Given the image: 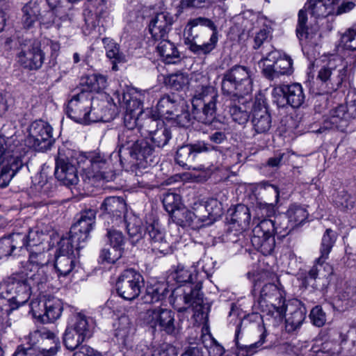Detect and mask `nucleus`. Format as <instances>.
I'll return each instance as SVG.
<instances>
[{
	"label": "nucleus",
	"mask_w": 356,
	"mask_h": 356,
	"mask_svg": "<svg viewBox=\"0 0 356 356\" xmlns=\"http://www.w3.org/2000/svg\"><path fill=\"white\" fill-rule=\"evenodd\" d=\"M143 132L147 134L154 147L162 148L166 145L171 139L172 135L170 129L161 121L154 117H146L143 122Z\"/></svg>",
	"instance_id": "dca6fc26"
},
{
	"label": "nucleus",
	"mask_w": 356,
	"mask_h": 356,
	"mask_svg": "<svg viewBox=\"0 0 356 356\" xmlns=\"http://www.w3.org/2000/svg\"><path fill=\"white\" fill-rule=\"evenodd\" d=\"M166 86L170 88L179 90L182 89L188 83V79L182 73L170 74L164 79Z\"/></svg>",
	"instance_id": "69168bd1"
},
{
	"label": "nucleus",
	"mask_w": 356,
	"mask_h": 356,
	"mask_svg": "<svg viewBox=\"0 0 356 356\" xmlns=\"http://www.w3.org/2000/svg\"><path fill=\"white\" fill-rule=\"evenodd\" d=\"M170 288L168 282L153 281L146 289L143 300L145 303L152 304L163 300L172 291L170 302L179 312H184L188 307L194 305H200L202 303L200 287L196 285L193 287L191 284L179 285L175 289Z\"/></svg>",
	"instance_id": "f257e3e1"
},
{
	"label": "nucleus",
	"mask_w": 356,
	"mask_h": 356,
	"mask_svg": "<svg viewBox=\"0 0 356 356\" xmlns=\"http://www.w3.org/2000/svg\"><path fill=\"white\" fill-rule=\"evenodd\" d=\"M22 22L24 28L29 29L38 20L40 8L37 1L31 0L22 9Z\"/></svg>",
	"instance_id": "e433bc0d"
},
{
	"label": "nucleus",
	"mask_w": 356,
	"mask_h": 356,
	"mask_svg": "<svg viewBox=\"0 0 356 356\" xmlns=\"http://www.w3.org/2000/svg\"><path fill=\"white\" fill-rule=\"evenodd\" d=\"M175 160L179 165L187 169L193 168L200 171L204 169L202 165L197 168L192 166L191 163L195 160V155L193 154L192 148L189 145L181 146L177 149Z\"/></svg>",
	"instance_id": "37998d69"
},
{
	"label": "nucleus",
	"mask_w": 356,
	"mask_h": 356,
	"mask_svg": "<svg viewBox=\"0 0 356 356\" xmlns=\"http://www.w3.org/2000/svg\"><path fill=\"white\" fill-rule=\"evenodd\" d=\"M206 216H198L191 211L185 208H179L175 211L170 218L175 223L181 227L193 225L195 220L204 221Z\"/></svg>",
	"instance_id": "4c0bfd02"
},
{
	"label": "nucleus",
	"mask_w": 356,
	"mask_h": 356,
	"mask_svg": "<svg viewBox=\"0 0 356 356\" xmlns=\"http://www.w3.org/2000/svg\"><path fill=\"white\" fill-rule=\"evenodd\" d=\"M348 66L344 59L334 56L320 68L316 80L321 82L323 92L331 93L341 86L347 78Z\"/></svg>",
	"instance_id": "6e6552de"
},
{
	"label": "nucleus",
	"mask_w": 356,
	"mask_h": 356,
	"mask_svg": "<svg viewBox=\"0 0 356 356\" xmlns=\"http://www.w3.org/2000/svg\"><path fill=\"white\" fill-rule=\"evenodd\" d=\"M245 101H243L241 105H236L235 103H231L229 105V113L232 120L239 124H245L250 118V111L247 109L245 104Z\"/></svg>",
	"instance_id": "603ef678"
},
{
	"label": "nucleus",
	"mask_w": 356,
	"mask_h": 356,
	"mask_svg": "<svg viewBox=\"0 0 356 356\" xmlns=\"http://www.w3.org/2000/svg\"><path fill=\"white\" fill-rule=\"evenodd\" d=\"M26 234L14 232L0 238V259L15 254V251H22L26 244Z\"/></svg>",
	"instance_id": "b1692460"
},
{
	"label": "nucleus",
	"mask_w": 356,
	"mask_h": 356,
	"mask_svg": "<svg viewBox=\"0 0 356 356\" xmlns=\"http://www.w3.org/2000/svg\"><path fill=\"white\" fill-rule=\"evenodd\" d=\"M102 42L106 50V55L113 64L112 70L117 71L118 70V63H124L125 56L120 51L119 45L113 40L106 38L103 39Z\"/></svg>",
	"instance_id": "f704fd0d"
},
{
	"label": "nucleus",
	"mask_w": 356,
	"mask_h": 356,
	"mask_svg": "<svg viewBox=\"0 0 356 356\" xmlns=\"http://www.w3.org/2000/svg\"><path fill=\"white\" fill-rule=\"evenodd\" d=\"M81 84L86 87L83 91L87 90L90 92H99L106 88L107 78L102 74H92L83 77Z\"/></svg>",
	"instance_id": "79ce46f5"
},
{
	"label": "nucleus",
	"mask_w": 356,
	"mask_h": 356,
	"mask_svg": "<svg viewBox=\"0 0 356 356\" xmlns=\"http://www.w3.org/2000/svg\"><path fill=\"white\" fill-rule=\"evenodd\" d=\"M44 332L42 328H38L31 332L28 337V345L26 347L37 356H44V349L42 348L44 341Z\"/></svg>",
	"instance_id": "49530a36"
},
{
	"label": "nucleus",
	"mask_w": 356,
	"mask_h": 356,
	"mask_svg": "<svg viewBox=\"0 0 356 356\" xmlns=\"http://www.w3.org/2000/svg\"><path fill=\"white\" fill-rule=\"evenodd\" d=\"M29 148L13 138L0 136V188L6 187L24 165Z\"/></svg>",
	"instance_id": "7ed1b4c3"
},
{
	"label": "nucleus",
	"mask_w": 356,
	"mask_h": 356,
	"mask_svg": "<svg viewBox=\"0 0 356 356\" xmlns=\"http://www.w3.org/2000/svg\"><path fill=\"white\" fill-rule=\"evenodd\" d=\"M100 209L106 217L112 218V222L115 225L124 222L126 203L120 197H108L102 202Z\"/></svg>",
	"instance_id": "5701e85b"
},
{
	"label": "nucleus",
	"mask_w": 356,
	"mask_h": 356,
	"mask_svg": "<svg viewBox=\"0 0 356 356\" xmlns=\"http://www.w3.org/2000/svg\"><path fill=\"white\" fill-rule=\"evenodd\" d=\"M106 237L108 238L110 245L114 250V254L112 258H108L110 261H113L115 259H119L124 251V247L126 243V239L122 233L115 229H108L106 233Z\"/></svg>",
	"instance_id": "72a5a7b5"
},
{
	"label": "nucleus",
	"mask_w": 356,
	"mask_h": 356,
	"mask_svg": "<svg viewBox=\"0 0 356 356\" xmlns=\"http://www.w3.org/2000/svg\"><path fill=\"white\" fill-rule=\"evenodd\" d=\"M84 341V339L79 337V335L76 334L75 331L67 326L65 332L63 342L65 347L69 350H73L78 348L73 356H102L100 353L87 345L80 346Z\"/></svg>",
	"instance_id": "393cba45"
},
{
	"label": "nucleus",
	"mask_w": 356,
	"mask_h": 356,
	"mask_svg": "<svg viewBox=\"0 0 356 356\" xmlns=\"http://www.w3.org/2000/svg\"><path fill=\"white\" fill-rule=\"evenodd\" d=\"M143 284L142 275L133 269L125 270L116 282L118 293L122 298L132 300L140 293Z\"/></svg>",
	"instance_id": "2eb2a0df"
},
{
	"label": "nucleus",
	"mask_w": 356,
	"mask_h": 356,
	"mask_svg": "<svg viewBox=\"0 0 356 356\" xmlns=\"http://www.w3.org/2000/svg\"><path fill=\"white\" fill-rule=\"evenodd\" d=\"M63 309V303L59 298L46 297V317L49 322H54L59 318Z\"/></svg>",
	"instance_id": "09e8293b"
},
{
	"label": "nucleus",
	"mask_w": 356,
	"mask_h": 356,
	"mask_svg": "<svg viewBox=\"0 0 356 356\" xmlns=\"http://www.w3.org/2000/svg\"><path fill=\"white\" fill-rule=\"evenodd\" d=\"M143 324L156 330L159 328L168 334L177 336L179 334L181 327L175 322V313L170 309L161 307L147 309L141 316Z\"/></svg>",
	"instance_id": "9b49d317"
},
{
	"label": "nucleus",
	"mask_w": 356,
	"mask_h": 356,
	"mask_svg": "<svg viewBox=\"0 0 356 356\" xmlns=\"http://www.w3.org/2000/svg\"><path fill=\"white\" fill-rule=\"evenodd\" d=\"M263 60L275 62L284 75H290L293 73V60L286 55L277 49H271L269 52L263 56Z\"/></svg>",
	"instance_id": "7c9ffc66"
},
{
	"label": "nucleus",
	"mask_w": 356,
	"mask_h": 356,
	"mask_svg": "<svg viewBox=\"0 0 356 356\" xmlns=\"http://www.w3.org/2000/svg\"><path fill=\"white\" fill-rule=\"evenodd\" d=\"M181 106L180 101L177 95L174 94L164 95L157 103V115L168 121L174 118L175 113L180 111Z\"/></svg>",
	"instance_id": "bb28decb"
},
{
	"label": "nucleus",
	"mask_w": 356,
	"mask_h": 356,
	"mask_svg": "<svg viewBox=\"0 0 356 356\" xmlns=\"http://www.w3.org/2000/svg\"><path fill=\"white\" fill-rule=\"evenodd\" d=\"M305 318V312L300 309H295L286 318V329L288 332H293L298 329Z\"/></svg>",
	"instance_id": "0e129e2a"
},
{
	"label": "nucleus",
	"mask_w": 356,
	"mask_h": 356,
	"mask_svg": "<svg viewBox=\"0 0 356 356\" xmlns=\"http://www.w3.org/2000/svg\"><path fill=\"white\" fill-rule=\"evenodd\" d=\"M286 104L293 108H299L305 102V95L299 83L286 85Z\"/></svg>",
	"instance_id": "58836bf2"
},
{
	"label": "nucleus",
	"mask_w": 356,
	"mask_h": 356,
	"mask_svg": "<svg viewBox=\"0 0 356 356\" xmlns=\"http://www.w3.org/2000/svg\"><path fill=\"white\" fill-rule=\"evenodd\" d=\"M139 132L142 133V131H138L136 129L124 128L118 136L121 145L131 149L133 144L138 140H137V134Z\"/></svg>",
	"instance_id": "338daca9"
},
{
	"label": "nucleus",
	"mask_w": 356,
	"mask_h": 356,
	"mask_svg": "<svg viewBox=\"0 0 356 356\" xmlns=\"http://www.w3.org/2000/svg\"><path fill=\"white\" fill-rule=\"evenodd\" d=\"M270 33V31L268 28H263L257 32L254 37L253 48L254 49H258L261 47L262 49L266 48L268 52L271 49H275L268 40ZM261 53L264 54L263 50H261Z\"/></svg>",
	"instance_id": "680f3d73"
},
{
	"label": "nucleus",
	"mask_w": 356,
	"mask_h": 356,
	"mask_svg": "<svg viewBox=\"0 0 356 356\" xmlns=\"http://www.w3.org/2000/svg\"><path fill=\"white\" fill-rule=\"evenodd\" d=\"M66 113L74 122L82 124L106 122L111 118L106 102L94 99L87 91H81L72 97L67 103Z\"/></svg>",
	"instance_id": "f03ea898"
},
{
	"label": "nucleus",
	"mask_w": 356,
	"mask_h": 356,
	"mask_svg": "<svg viewBox=\"0 0 356 356\" xmlns=\"http://www.w3.org/2000/svg\"><path fill=\"white\" fill-rule=\"evenodd\" d=\"M163 204L165 209L171 216L175 211L181 207V196L176 193L168 192L163 195Z\"/></svg>",
	"instance_id": "e2e57ef3"
},
{
	"label": "nucleus",
	"mask_w": 356,
	"mask_h": 356,
	"mask_svg": "<svg viewBox=\"0 0 356 356\" xmlns=\"http://www.w3.org/2000/svg\"><path fill=\"white\" fill-rule=\"evenodd\" d=\"M351 120V116L345 105H339L331 109L329 113L324 117L323 127L319 129H337L344 131L347 129Z\"/></svg>",
	"instance_id": "aec40b11"
},
{
	"label": "nucleus",
	"mask_w": 356,
	"mask_h": 356,
	"mask_svg": "<svg viewBox=\"0 0 356 356\" xmlns=\"http://www.w3.org/2000/svg\"><path fill=\"white\" fill-rule=\"evenodd\" d=\"M261 186L268 193L273 195L275 200L273 202L270 203L258 202L256 204V209L259 211L258 214L260 213L261 216H270L275 212V207L279 201L280 191L276 186L267 182L261 183Z\"/></svg>",
	"instance_id": "473e14b6"
},
{
	"label": "nucleus",
	"mask_w": 356,
	"mask_h": 356,
	"mask_svg": "<svg viewBox=\"0 0 356 356\" xmlns=\"http://www.w3.org/2000/svg\"><path fill=\"white\" fill-rule=\"evenodd\" d=\"M154 152V148L151 146L148 141L146 140H140L136 141L131 146L130 149L131 156L139 161L140 165L146 166L152 165L153 159L152 155Z\"/></svg>",
	"instance_id": "c756f323"
},
{
	"label": "nucleus",
	"mask_w": 356,
	"mask_h": 356,
	"mask_svg": "<svg viewBox=\"0 0 356 356\" xmlns=\"http://www.w3.org/2000/svg\"><path fill=\"white\" fill-rule=\"evenodd\" d=\"M134 327L127 316H121L115 325V337L126 343L128 338L134 333Z\"/></svg>",
	"instance_id": "a18cd8bd"
},
{
	"label": "nucleus",
	"mask_w": 356,
	"mask_h": 356,
	"mask_svg": "<svg viewBox=\"0 0 356 356\" xmlns=\"http://www.w3.org/2000/svg\"><path fill=\"white\" fill-rule=\"evenodd\" d=\"M218 93L210 86H198L192 99V106L196 118L205 124H210L216 118Z\"/></svg>",
	"instance_id": "9d476101"
},
{
	"label": "nucleus",
	"mask_w": 356,
	"mask_h": 356,
	"mask_svg": "<svg viewBox=\"0 0 356 356\" xmlns=\"http://www.w3.org/2000/svg\"><path fill=\"white\" fill-rule=\"evenodd\" d=\"M341 44L348 50H356V24L341 37Z\"/></svg>",
	"instance_id": "774afa93"
},
{
	"label": "nucleus",
	"mask_w": 356,
	"mask_h": 356,
	"mask_svg": "<svg viewBox=\"0 0 356 356\" xmlns=\"http://www.w3.org/2000/svg\"><path fill=\"white\" fill-rule=\"evenodd\" d=\"M68 326L85 340L92 336L95 329L92 319L82 314H76Z\"/></svg>",
	"instance_id": "c85d7f7f"
},
{
	"label": "nucleus",
	"mask_w": 356,
	"mask_h": 356,
	"mask_svg": "<svg viewBox=\"0 0 356 356\" xmlns=\"http://www.w3.org/2000/svg\"><path fill=\"white\" fill-rule=\"evenodd\" d=\"M286 216L291 227H296L302 224L307 219L308 213L302 207L292 204L287 210Z\"/></svg>",
	"instance_id": "864d4df0"
},
{
	"label": "nucleus",
	"mask_w": 356,
	"mask_h": 356,
	"mask_svg": "<svg viewBox=\"0 0 356 356\" xmlns=\"http://www.w3.org/2000/svg\"><path fill=\"white\" fill-rule=\"evenodd\" d=\"M338 0H308L304 9H301L298 13V24L296 27V35L301 43H307L312 42L316 33L309 31L307 26V10L312 16L316 18L325 17L330 15H334V4Z\"/></svg>",
	"instance_id": "0eeeda50"
},
{
	"label": "nucleus",
	"mask_w": 356,
	"mask_h": 356,
	"mask_svg": "<svg viewBox=\"0 0 356 356\" xmlns=\"http://www.w3.org/2000/svg\"><path fill=\"white\" fill-rule=\"evenodd\" d=\"M194 271H196V274L193 275V273L186 269L184 266H178L177 270L171 273V275L168 277V284L174 280L178 284L182 283H188L193 280L194 277H196L198 271L196 270V267L193 266Z\"/></svg>",
	"instance_id": "5fc2aeb1"
},
{
	"label": "nucleus",
	"mask_w": 356,
	"mask_h": 356,
	"mask_svg": "<svg viewBox=\"0 0 356 356\" xmlns=\"http://www.w3.org/2000/svg\"><path fill=\"white\" fill-rule=\"evenodd\" d=\"M259 63L261 65L262 74L268 80L275 81L282 76H284L282 71L277 67L275 62L269 63V61L263 60L262 57Z\"/></svg>",
	"instance_id": "6e6d98bb"
},
{
	"label": "nucleus",
	"mask_w": 356,
	"mask_h": 356,
	"mask_svg": "<svg viewBox=\"0 0 356 356\" xmlns=\"http://www.w3.org/2000/svg\"><path fill=\"white\" fill-rule=\"evenodd\" d=\"M205 26L212 31V34L208 42L202 44H197L195 42H191L189 49L191 51L197 54H207L213 51L217 46L218 42V31L216 25L214 22L209 18L204 17H198L188 20L185 29L184 35L186 36V40H193V29L198 26Z\"/></svg>",
	"instance_id": "f8f14e48"
},
{
	"label": "nucleus",
	"mask_w": 356,
	"mask_h": 356,
	"mask_svg": "<svg viewBox=\"0 0 356 356\" xmlns=\"http://www.w3.org/2000/svg\"><path fill=\"white\" fill-rule=\"evenodd\" d=\"M340 343L338 347L337 355L340 356H354L356 355V342L354 340H350L347 336L341 333L339 334Z\"/></svg>",
	"instance_id": "052dcab7"
},
{
	"label": "nucleus",
	"mask_w": 356,
	"mask_h": 356,
	"mask_svg": "<svg viewBox=\"0 0 356 356\" xmlns=\"http://www.w3.org/2000/svg\"><path fill=\"white\" fill-rule=\"evenodd\" d=\"M339 337V333L333 332L330 336L332 339L326 340L319 345H314L310 349V356H321V353H327L329 355H337L338 352L339 344L336 341V338Z\"/></svg>",
	"instance_id": "ea45409f"
},
{
	"label": "nucleus",
	"mask_w": 356,
	"mask_h": 356,
	"mask_svg": "<svg viewBox=\"0 0 356 356\" xmlns=\"http://www.w3.org/2000/svg\"><path fill=\"white\" fill-rule=\"evenodd\" d=\"M42 61L43 55L38 44H33L31 49L30 47H24L17 56V62L29 70L38 69L42 66Z\"/></svg>",
	"instance_id": "a878e982"
},
{
	"label": "nucleus",
	"mask_w": 356,
	"mask_h": 356,
	"mask_svg": "<svg viewBox=\"0 0 356 356\" xmlns=\"http://www.w3.org/2000/svg\"><path fill=\"white\" fill-rule=\"evenodd\" d=\"M75 161L81 169L85 182L93 184L101 180L111 181L115 177L107 159L99 152L76 153Z\"/></svg>",
	"instance_id": "20e7f679"
},
{
	"label": "nucleus",
	"mask_w": 356,
	"mask_h": 356,
	"mask_svg": "<svg viewBox=\"0 0 356 356\" xmlns=\"http://www.w3.org/2000/svg\"><path fill=\"white\" fill-rule=\"evenodd\" d=\"M60 348L58 331H50L46 328V356H54Z\"/></svg>",
	"instance_id": "bf43d9fd"
},
{
	"label": "nucleus",
	"mask_w": 356,
	"mask_h": 356,
	"mask_svg": "<svg viewBox=\"0 0 356 356\" xmlns=\"http://www.w3.org/2000/svg\"><path fill=\"white\" fill-rule=\"evenodd\" d=\"M125 223L131 242L132 243H138L142 239L145 233L144 229L142 227L143 222L141 219L137 216H131L129 217L128 220H126Z\"/></svg>",
	"instance_id": "c03bdc74"
},
{
	"label": "nucleus",
	"mask_w": 356,
	"mask_h": 356,
	"mask_svg": "<svg viewBox=\"0 0 356 356\" xmlns=\"http://www.w3.org/2000/svg\"><path fill=\"white\" fill-rule=\"evenodd\" d=\"M252 72L248 67L235 65L227 71L222 81V90L231 97V102L241 103L252 91Z\"/></svg>",
	"instance_id": "423d86ee"
},
{
	"label": "nucleus",
	"mask_w": 356,
	"mask_h": 356,
	"mask_svg": "<svg viewBox=\"0 0 356 356\" xmlns=\"http://www.w3.org/2000/svg\"><path fill=\"white\" fill-rule=\"evenodd\" d=\"M0 297L16 307L24 305L30 298V286L26 280L10 277L0 284Z\"/></svg>",
	"instance_id": "ddd939ff"
},
{
	"label": "nucleus",
	"mask_w": 356,
	"mask_h": 356,
	"mask_svg": "<svg viewBox=\"0 0 356 356\" xmlns=\"http://www.w3.org/2000/svg\"><path fill=\"white\" fill-rule=\"evenodd\" d=\"M250 220L249 208L244 204L237 205L232 216V220L237 222L242 229H245L249 225Z\"/></svg>",
	"instance_id": "13d9d810"
},
{
	"label": "nucleus",
	"mask_w": 356,
	"mask_h": 356,
	"mask_svg": "<svg viewBox=\"0 0 356 356\" xmlns=\"http://www.w3.org/2000/svg\"><path fill=\"white\" fill-rule=\"evenodd\" d=\"M29 252V263L32 266L31 270H37L41 272L42 275L44 273L43 269L44 260V245L36 248L27 249Z\"/></svg>",
	"instance_id": "8fccbe9b"
},
{
	"label": "nucleus",
	"mask_w": 356,
	"mask_h": 356,
	"mask_svg": "<svg viewBox=\"0 0 356 356\" xmlns=\"http://www.w3.org/2000/svg\"><path fill=\"white\" fill-rule=\"evenodd\" d=\"M254 130L257 134H264L271 127V117L265 106H254L252 120Z\"/></svg>",
	"instance_id": "2f4dec72"
},
{
	"label": "nucleus",
	"mask_w": 356,
	"mask_h": 356,
	"mask_svg": "<svg viewBox=\"0 0 356 356\" xmlns=\"http://www.w3.org/2000/svg\"><path fill=\"white\" fill-rule=\"evenodd\" d=\"M77 255L54 253L52 259H49L46 266L51 270H56L57 277H73L78 272L79 265Z\"/></svg>",
	"instance_id": "a211bd4d"
},
{
	"label": "nucleus",
	"mask_w": 356,
	"mask_h": 356,
	"mask_svg": "<svg viewBox=\"0 0 356 356\" xmlns=\"http://www.w3.org/2000/svg\"><path fill=\"white\" fill-rule=\"evenodd\" d=\"M173 24V17L168 12H161L154 15L149 24V31L152 38L159 41L167 37Z\"/></svg>",
	"instance_id": "4be33fe9"
},
{
	"label": "nucleus",
	"mask_w": 356,
	"mask_h": 356,
	"mask_svg": "<svg viewBox=\"0 0 356 356\" xmlns=\"http://www.w3.org/2000/svg\"><path fill=\"white\" fill-rule=\"evenodd\" d=\"M284 292L274 284H265L261 291L259 305L263 312L274 320V323H281L286 312Z\"/></svg>",
	"instance_id": "1a4fd4ad"
},
{
	"label": "nucleus",
	"mask_w": 356,
	"mask_h": 356,
	"mask_svg": "<svg viewBox=\"0 0 356 356\" xmlns=\"http://www.w3.org/2000/svg\"><path fill=\"white\" fill-rule=\"evenodd\" d=\"M337 240L336 233L327 229L322 237L321 245L320 249L321 256L318 258V263L324 264L328 258V255Z\"/></svg>",
	"instance_id": "de8ad7c7"
},
{
	"label": "nucleus",
	"mask_w": 356,
	"mask_h": 356,
	"mask_svg": "<svg viewBox=\"0 0 356 356\" xmlns=\"http://www.w3.org/2000/svg\"><path fill=\"white\" fill-rule=\"evenodd\" d=\"M154 90H140L137 88H129L118 95L119 102L124 104L125 114L124 116V128L136 129L143 132V104L146 99L150 102L153 99Z\"/></svg>",
	"instance_id": "39448f33"
},
{
	"label": "nucleus",
	"mask_w": 356,
	"mask_h": 356,
	"mask_svg": "<svg viewBox=\"0 0 356 356\" xmlns=\"http://www.w3.org/2000/svg\"><path fill=\"white\" fill-rule=\"evenodd\" d=\"M177 353L175 347L167 343L161 344L152 343L147 348V352L144 353V356H177Z\"/></svg>",
	"instance_id": "3c124183"
},
{
	"label": "nucleus",
	"mask_w": 356,
	"mask_h": 356,
	"mask_svg": "<svg viewBox=\"0 0 356 356\" xmlns=\"http://www.w3.org/2000/svg\"><path fill=\"white\" fill-rule=\"evenodd\" d=\"M76 154L71 159L58 157L56 159L55 176L66 186L76 185L79 182L77 169L74 165Z\"/></svg>",
	"instance_id": "6ab92c4d"
},
{
	"label": "nucleus",
	"mask_w": 356,
	"mask_h": 356,
	"mask_svg": "<svg viewBox=\"0 0 356 356\" xmlns=\"http://www.w3.org/2000/svg\"><path fill=\"white\" fill-rule=\"evenodd\" d=\"M95 221V211L92 209L84 211L76 222L72 226L70 233H72L73 236L77 237V241L86 244L89 234L93 229Z\"/></svg>",
	"instance_id": "412c9836"
},
{
	"label": "nucleus",
	"mask_w": 356,
	"mask_h": 356,
	"mask_svg": "<svg viewBox=\"0 0 356 356\" xmlns=\"http://www.w3.org/2000/svg\"><path fill=\"white\" fill-rule=\"evenodd\" d=\"M275 230L274 221L270 219L261 220L252 229L251 243L264 255L270 254L275 248Z\"/></svg>",
	"instance_id": "4468645a"
},
{
	"label": "nucleus",
	"mask_w": 356,
	"mask_h": 356,
	"mask_svg": "<svg viewBox=\"0 0 356 356\" xmlns=\"http://www.w3.org/2000/svg\"><path fill=\"white\" fill-rule=\"evenodd\" d=\"M49 242V251L54 253L79 256V250L85 244L77 241V237L72 236L70 232L65 236L60 237L54 231L51 232Z\"/></svg>",
	"instance_id": "f3484780"
},
{
	"label": "nucleus",
	"mask_w": 356,
	"mask_h": 356,
	"mask_svg": "<svg viewBox=\"0 0 356 356\" xmlns=\"http://www.w3.org/2000/svg\"><path fill=\"white\" fill-rule=\"evenodd\" d=\"M146 232L152 246L153 250L164 252L168 250L169 245L165 239V235L157 220H154L146 227Z\"/></svg>",
	"instance_id": "cd10ccee"
},
{
	"label": "nucleus",
	"mask_w": 356,
	"mask_h": 356,
	"mask_svg": "<svg viewBox=\"0 0 356 356\" xmlns=\"http://www.w3.org/2000/svg\"><path fill=\"white\" fill-rule=\"evenodd\" d=\"M356 305L355 287H346L334 300V306L339 311H345Z\"/></svg>",
	"instance_id": "c9c22d12"
},
{
	"label": "nucleus",
	"mask_w": 356,
	"mask_h": 356,
	"mask_svg": "<svg viewBox=\"0 0 356 356\" xmlns=\"http://www.w3.org/2000/svg\"><path fill=\"white\" fill-rule=\"evenodd\" d=\"M159 41L156 49L163 60L167 63H175V59L179 58V51L175 44L165 38L160 39Z\"/></svg>",
	"instance_id": "a19ab883"
},
{
	"label": "nucleus",
	"mask_w": 356,
	"mask_h": 356,
	"mask_svg": "<svg viewBox=\"0 0 356 356\" xmlns=\"http://www.w3.org/2000/svg\"><path fill=\"white\" fill-rule=\"evenodd\" d=\"M26 234V244L24 248L26 249L36 248L41 245H44L43 241L44 239V233L42 229L38 226L34 227L29 232V233L24 232Z\"/></svg>",
	"instance_id": "4d7b16f0"
}]
</instances>
